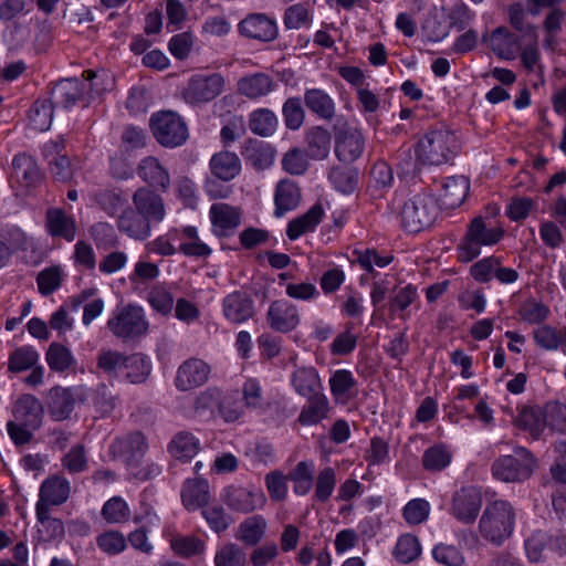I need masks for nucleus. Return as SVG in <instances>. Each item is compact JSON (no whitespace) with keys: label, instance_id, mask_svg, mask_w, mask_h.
Instances as JSON below:
<instances>
[{"label":"nucleus","instance_id":"nucleus-1","mask_svg":"<svg viewBox=\"0 0 566 566\" xmlns=\"http://www.w3.org/2000/svg\"><path fill=\"white\" fill-rule=\"evenodd\" d=\"M84 80L78 78H64L56 82L49 91V98L42 103L40 114L45 118L41 125V130L50 128L53 118V108L62 106L64 108L73 107L82 103L87 106L91 102L92 93L101 94L105 88H101L94 80L101 77V74L87 70L83 73Z\"/></svg>","mask_w":566,"mask_h":566},{"label":"nucleus","instance_id":"nucleus-2","mask_svg":"<svg viewBox=\"0 0 566 566\" xmlns=\"http://www.w3.org/2000/svg\"><path fill=\"white\" fill-rule=\"evenodd\" d=\"M516 512L511 502L494 500L488 502L479 520V533L490 544L501 546L509 539L515 527Z\"/></svg>","mask_w":566,"mask_h":566},{"label":"nucleus","instance_id":"nucleus-3","mask_svg":"<svg viewBox=\"0 0 566 566\" xmlns=\"http://www.w3.org/2000/svg\"><path fill=\"white\" fill-rule=\"evenodd\" d=\"M459 149L457 135L448 128L440 127L430 129L419 139L416 154L419 163L440 166L453 159Z\"/></svg>","mask_w":566,"mask_h":566},{"label":"nucleus","instance_id":"nucleus-4","mask_svg":"<svg viewBox=\"0 0 566 566\" xmlns=\"http://www.w3.org/2000/svg\"><path fill=\"white\" fill-rule=\"evenodd\" d=\"M503 235L504 230L501 227L493 226L481 216L473 218L457 248L458 260L463 263L471 262L481 254L482 248L495 245Z\"/></svg>","mask_w":566,"mask_h":566},{"label":"nucleus","instance_id":"nucleus-5","mask_svg":"<svg viewBox=\"0 0 566 566\" xmlns=\"http://www.w3.org/2000/svg\"><path fill=\"white\" fill-rule=\"evenodd\" d=\"M537 468L534 454L524 447H515L512 454L500 455L491 464L492 476L504 483H522Z\"/></svg>","mask_w":566,"mask_h":566},{"label":"nucleus","instance_id":"nucleus-6","mask_svg":"<svg viewBox=\"0 0 566 566\" xmlns=\"http://www.w3.org/2000/svg\"><path fill=\"white\" fill-rule=\"evenodd\" d=\"M106 325L112 334L123 342L136 340L145 336L149 328L144 308L134 304L117 306Z\"/></svg>","mask_w":566,"mask_h":566},{"label":"nucleus","instance_id":"nucleus-7","mask_svg":"<svg viewBox=\"0 0 566 566\" xmlns=\"http://www.w3.org/2000/svg\"><path fill=\"white\" fill-rule=\"evenodd\" d=\"M439 212L436 198L429 192H418L405 201L401 209V224L408 232H420L430 227Z\"/></svg>","mask_w":566,"mask_h":566},{"label":"nucleus","instance_id":"nucleus-8","mask_svg":"<svg viewBox=\"0 0 566 566\" xmlns=\"http://www.w3.org/2000/svg\"><path fill=\"white\" fill-rule=\"evenodd\" d=\"M224 85V77L220 73H197L184 85L181 97L191 106H201L217 98Z\"/></svg>","mask_w":566,"mask_h":566},{"label":"nucleus","instance_id":"nucleus-9","mask_svg":"<svg viewBox=\"0 0 566 566\" xmlns=\"http://www.w3.org/2000/svg\"><path fill=\"white\" fill-rule=\"evenodd\" d=\"M150 128L155 139L166 148H176L184 145L189 136L184 119L171 111L153 114Z\"/></svg>","mask_w":566,"mask_h":566},{"label":"nucleus","instance_id":"nucleus-10","mask_svg":"<svg viewBox=\"0 0 566 566\" xmlns=\"http://www.w3.org/2000/svg\"><path fill=\"white\" fill-rule=\"evenodd\" d=\"M35 398L31 395L22 396L14 405L13 419L8 422L7 429L11 440L17 446L30 442L35 429Z\"/></svg>","mask_w":566,"mask_h":566},{"label":"nucleus","instance_id":"nucleus-11","mask_svg":"<svg viewBox=\"0 0 566 566\" xmlns=\"http://www.w3.org/2000/svg\"><path fill=\"white\" fill-rule=\"evenodd\" d=\"M220 500L230 511L240 514H249L262 509L266 502L262 490L239 484L223 488Z\"/></svg>","mask_w":566,"mask_h":566},{"label":"nucleus","instance_id":"nucleus-12","mask_svg":"<svg viewBox=\"0 0 566 566\" xmlns=\"http://www.w3.org/2000/svg\"><path fill=\"white\" fill-rule=\"evenodd\" d=\"M265 321L274 332L287 334L295 331L301 324V313L291 301L279 298L270 303Z\"/></svg>","mask_w":566,"mask_h":566},{"label":"nucleus","instance_id":"nucleus-13","mask_svg":"<svg viewBox=\"0 0 566 566\" xmlns=\"http://www.w3.org/2000/svg\"><path fill=\"white\" fill-rule=\"evenodd\" d=\"M521 36L507 27L501 25L482 35L484 43L499 59L515 60L521 51Z\"/></svg>","mask_w":566,"mask_h":566},{"label":"nucleus","instance_id":"nucleus-14","mask_svg":"<svg viewBox=\"0 0 566 566\" xmlns=\"http://www.w3.org/2000/svg\"><path fill=\"white\" fill-rule=\"evenodd\" d=\"M481 491L472 485L463 486L452 496L451 514L461 523L472 524L481 510Z\"/></svg>","mask_w":566,"mask_h":566},{"label":"nucleus","instance_id":"nucleus-15","mask_svg":"<svg viewBox=\"0 0 566 566\" xmlns=\"http://www.w3.org/2000/svg\"><path fill=\"white\" fill-rule=\"evenodd\" d=\"M212 232L218 238L232 237L241 224L242 210L224 202H216L209 209Z\"/></svg>","mask_w":566,"mask_h":566},{"label":"nucleus","instance_id":"nucleus-16","mask_svg":"<svg viewBox=\"0 0 566 566\" xmlns=\"http://www.w3.org/2000/svg\"><path fill=\"white\" fill-rule=\"evenodd\" d=\"M239 33L260 42H272L279 35L277 23L264 13H250L238 24Z\"/></svg>","mask_w":566,"mask_h":566},{"label":"nucleus","instance_id":"nucleus-17","mask_svg":"<svg viewBox=\"0 0 566 566\" xmlns=\"http://www.w3.org/2000/svg\"><path fill=\"white\" fill-rule=\"evenodd\" d=\"M210 371V366L205 360L189 358L178 367L175 386L180 391L198 388L207 382Z\"/></svg>","mask_w":566,"mask_h":566},{"label":"nucleus","instance_id":"nucleus-18","mask_svg":"<svg viewBox=\"0 0 566 566\" xmlns=\"http://www.w3.org/2000/svg\"><path fill=\"white\" fill-rule=\"evenodd\" d=\"M365 137L357 127L342 128L335 139V155L343 163H353L364 153Z\"/></svg>","mask_w":566,"mask_h":566},{"label":"nucleus","instance_id":"nucleus-19","mask_svg":"<svg viewBox=\"0 0 566 566\" xmlns=\"http://www.w3.org/2000/svg\"><path fill=\"white\" fill-rule=\"evenodd\" d=\"M133 206L151 223H159L166 217L164 199L154 189L139 187L132 197Z\"/></svg>","mask_w":566,"mask_h":566},{"label":"nucleus","instance_id":"nucleus-20","mask_svg":"<svg viewBox=\"0 0 566 566\" xmlns=\"http://www.w3.org/2000/svg\"><path fill=\"white\" fill-rule=\"evenodd\" d=\"M116 226L119 232L136 241H144L151 234V222L134 207L122 210Z\"/></svg>","mask_w":566,"mask_h":566},{"label":"nucleus","instance_id":"nucleus-21","mask_svg":"<svg viewBox=\"0 0 566 566\" xmlns=\"http://www.w3.org/2000/svg\"><path fill=\"white\" fill-rule=\"evenodd\" d=\"M241 156L256 170H265L274 164L275 148L265 142L248 138L241 146Z\"/></svg>","mask_w":566,"mask_h":566},{"label":"nucleus","instance_id":"nucleus-22","mask_svg":"<svg viewBox=\"0 0 566 566\" xmlns=\"http://www.w3.org/2000/svg\"><path fill=\"white\" fill-rule=\"evenodd\" d=\"M71 483L63 474L48 476L40 486V506H59L71 495Z\"/></svg>","mask_w":566,"mask_h":566},{"label":"nucleus","instance_id":"nucleus-23","mask_svg":"<svg viewBox=\"0 0 566 566\" xmlns=\"http://www.w3.org/2000/svg\"><path fill=\"white\" fill-rule=\"evenodd\" d=\"M224 317L232 324H242L254 315V302L245 293L233 292L222 301Z\"/></svg>","mask_w":566,"mask_h":566},{"label":"nucleus","instance_id":"nucleus-24","mask_svg":"<svg viewBox=\"0 0 566 566\" xmlns=\"http://www.w3.org/2000/svg\"><path fill=\"white\" fill-rule=\"evenodd\" d=\"M137 175L153 189L166 191L170 186L167 168L154 156H147L139 161Z\"/></svg>","mask_w":566,"mask_h":566},{"label":"nucleus","instance_id":"nucleus-25","mask_svg":"<svg viewBox=\"0 0 566 566\" xmlns=\"http://www.w3.org/2000/svg\"><path fill=\"white\" fill-rule=\"evenodd\" d=\"M331 395L336 403L346 405L357 396L358 380L348 369H337L329 380Z\"/></svg>","mask_w":566,"mask_h":566},{"label":"nucleus","instance_id":"nucleus-26","mask_svg":"<svg viewBox=\"0 0 566 566\" xmlns=\"http://www.w3.org/2000/svg\"><path fill=\"white\" fill-rule=\"evenodd\" d=\"M45 228L51 237L63 238L67 242L75 239L77 231L74 218L59 208H51L46 211Z\"/></svg>","mask_w":566,"mask_h":566},{"label":"nucleus","instance_id":"nucleus-27","mask_svg":"<svg viewBox=\"0 0 566 566\" xmlns=\"http://www.w3.org/2000/svg\"><path fill=\"white\" fill-rule=\"evenodd\" d=\"M74 395L71 388L53 387L45 397V406L54 420H64L74 409Z\"/></svg>","mask_w":566,"mask_h":566},{"label":"nucleus","instance_id":"nucleus-28","mask_svg":"<svg viewBox=\"0 0 566 566\" xmlns=\"http://www.w3.org/2000/svg\"><path fill=\"white\" fill-rule=\"evenodd\" d=\"M305 151L312 160H324L328 157L332 146V135L323 126H312L305 132Z\"/></svg>","mask_w":566,"mask_h":566},{"label":"nucleus","instance_id":"nucleus-29","mask_svg":"<svg viewBox=\"0 0 566 566\" xmlns=\"http://www.w3.org/2000/svg\"><path fill=\"white\" fill-rule=\"evenodd\" d=\"M13 178L18 184L17 195L27 196L35 189V167L30 156L19 154L12 160Z\"/></svg>","mask_w":566,"mask_h":566},{"label":"nucleus","instance_id":"nucleus-30","mask_svg":"<svg viewBox=\"0 0 566 566\" xmlns=\"http://www.w3.org/2000/svg\"><path fill=\"white\" fill-rule=\"evenodd\" d=\"M291 384L302 397L314 396L322 390L318 371L312 366H296L291 375Z\"/></svg>","mask_w":566,"mask_h":566},{"label":"nucleus","instance_id":"nucleus-31","mask_svg":"<svg viewBox=\"0 0 566 566\" xmlns=\"http://www.w3.org/2000/svg\"><path fill=\"white\" fill-rule=\"evenodd\" d=\"M301 198V190L296 182L290 179L279 181L274 191L275 217H282L284 213L297 208Z\"/></svg>","mask_w":566,"mask_h":566},{"label":"nucleus","instance_id":"nucleus-32","mask_svg":"<svg viewBox=\"0 0 566 566\" xmlns=\"http://www.w3.org/2000/svg\"><path fill=\"white\" fill-rule=\"evenodd\" d=\"M324 217L322 205L312 206L305 213L292 219L286 227V235L290 240H296L301 235L313 232Z\"/></svg>","mask_w":566,"mask_h":566},{"label":"nucleus","instance_id":"nucleus-33","mask_svg":"<svg viewBox=\"0 0 566 566\" xmlns=\"http://www.w3.org/2000/svg\"><path fill=\"white\" fill-rule=\"evenodd\" d=\"M211 174L220 180L230 181L241 171V160L235 153L222 150L212 155L210 163Z\"/></svg>","mask_w":566,"mask_h":566},{"label":"nucleus","instance_id":"nucleus-34","mask_svg":"<svg viewBox=\"0 0 566 566\" xmlns=\"http://www.w3.org/2000/svg\"><path fill=\"white\" fill-rule=\"evenodd\" d=\"M470 190V181L464 176H452L446 178L442 186L441 203L447 209L460 207Z\"/></svg>","mask_w":566,"mask_h":566},{"label":"nucleus","instance_id":"nucleus-35","mask_svg":"<svg viewBox=\"0 0 566 566\" xmlns=\"http://www.w3.org/2000/svg\"><path fill=\"white\" fill-rule=\"evenodd\" d=\"M182 503L189 511L202 507L209 502V483L201 478L188 479L181 491Z\"/></svg>","mask_w":566,"mask_h":566},{"label":"nucleus","instance_id":"nucleus-36","mask_svg":"<svg viewBox=\"0 0 566 566\" xmlns=\"http://www.w3.org/2000/svg\"><path fill=\"white\" fill-rule=\"evenodd\" d=\"M307 402L302 407L297 421L302 426H314L327 417L329 401L325 394L306 397Z\"/></svg>","mask_w":566,"mask_h":566},{"label":"nucleus","instance_id":"nucleus-37","mask_svg":"<svg viewBox=\"0 0 566 566\" xmlns=\"http://www.w3.org/2000/svg\"><path fill=\"white\" fill-rule=\"evenodd\" d=\"M266 527V520L262 515L249 516L238 525L235 538L248 546H255L264 537Z\"/></svg>","mask_w":566,"mask_h":566},{"label":"nucleus","instance_id":"nucleus-38","mask_svg":"<svg viewBox=\"0 0 566 566\" xmlns=\"http://www.w3.org/2000/svg\"><path fill=\"white\" fill-rule=\"evenodd\" d=\"M306 107L322 119L329 120L335 115V103L333 98L321 88H307L304 92Z\"/></svg>","mask_w":566,"mask_h":566},{"label":"nucleus","instance_id":"nucleus-39","mask_svg":"<svg viewBox=\"0 0 566 566\" xmlns=\"http://www.w3.org/2000/svg\"><path fill=\"white\" fill-rule=\"evenodd\" d=\"M151 373V360L142 353L126 356L122 375L132 384H142Z\"/></svg>","mask_w":566,"mask_h":566},{"label":"nucleus","instance_id":"nucleus-40","mask_svg":"<svg viewBox=\"0 0 566 566\" xmlns=\"http://www.w3.org/2000/svg\"><path fill=\"white\" fill-rule=\"evenodd\" d=\"M248 125L254 135L271 137L277 129L279 119L273 111L262 107L250 113Z\"/></svg>","mask_w":566,"mask_h":566},{"label":"nucleus","instance_id":"nucleus-41","mask_svg":"<svg viewBox=\"0 0 566 566\" xmlns=\"http://www.w3.org/2000/svg\"><path fill=\"white\" fill-rule=\"evenodd\" d=\"M273 90L272 78L263 73L252 74L242 77L238 82V91L241 95L256 99L268 95Z\"/></svg>","mask_w":566,"mask_h":566},{"label":"nucleus","instance_id":"nucleus-42","mask_svg":"<svg viewBox=\"0 0 566 566\" xmlns=\"http://www.w3.org/2000/svg\"><path fill=\"white\" fill-rule=\"evenodd\" d=\"M528 12H526L525 2H513L507 7V20L510 25L524 36L531 40H537V27L527 21Z\"/></svg>","mask_w":566,"mask_h":566},{"label":"nucleus","instance_id":"nucleus-43","mask_svg":"<svg viewBox=\"0 0 566 566\" xmlns=\"http://www.w3.org/2000/svg\"><path fill=\"white\" fill-rule=\"evenodd\" d=\"M168 448L174 458L188 461L200 450V441L192 433L181 431L174 437Z\"/></svg>","mask_w":566,"mask_h":566},{"label":"nucleus","instance_id":"nucleus-44","mask_svg":"<svg viewBox=\"0 0 566 566\" xmlns=\"http://www.w3.org/2000/svg\"><path fill=\"white\" fill-rule=\"evenodd\" d=\"M169 545L171 551L182 558H191L206 552V543L195 535L176 534L170 538Z\"/></svg>","mask_w":566,"mask_h":566},{"label":"nucleus","instance_id":"nucleus-45","mask_svg":"<svg viewBox=\"0 0 566 566\" xmlns=\"http://www.w3.org/2000/svg\"><path fill=\"white\" fill-rule=\"evenodd\" d=\"M289 479L293 482V492L296 495H307L314 483V463L312 461L298 462L289 473Z\"/></svg>","mask_w":566,"mask_h":566},{"label":"nucleus","instance_id":"nucleus-46","mask_svg":"<svg viewBox=\"0 0 566 566\" xmlns=\"http://www.w3.org/2000/svg\"><path fill=\"white\" fill-rule=\"evenodd\" d=\"M515 422L520 428L527 430L535 439H538L546 429L544 410L537 406L523 408Z\"/></svg>","mask_w":566,"mask_h":566},{"label":"nucleus","instance_id":"nucleus-47","mask_svg":"<svg viewBox=\"0 0 566 566\" xmlns=\"http://www.w3.org/2000/svg\"><path fill=\"white\" fill-rule=\"evenodd\" d=\"M45 359L49 367L57 373H64L76 366V359L72 352L59 343H52L49 346Z\"/></svg>","mask_w":566,"mask_h":566},{"label":"nucleus","instance_id":"nucleus-48","mask_svg":"<svg viewBox=\"0 0 566 566\" xmlns=\"http://www.w3.org/2000/svg\"><path fill=\"white\" fill-rule=\"evenodd\" d=\"M358 176V170L353 167L335 166L329 170L328 179L337 191L348 195L356 189Z\"/></svg>","mask_w":566,"mask_h":566},{"label":"nucleus","instance_id":"nucleus-49","mask_svg":"<svg viewBox=\"0 0 566 566\" xmlns=\"http://www.w3.org/2000/svg\"><path fill=\"white\" fill-rule=\"evenodd\" d=\"M182 237L187 239L179 245V251L187 256L208 258L212 250L198 235L196 227L188 226L182 230Z\"/></svg>","mask_w":566,"mask_h":566},{"label":"nucleus","instance_id":"nucleus-50","mask_svg":"<svg viewBox=\"0 0 566 566\" xmlns=\"http://www.w3.org/2000/svg\"><path fill=\"white\" fill-rule=\"evenodd\" d=\"M535 344L548 352L557 350L566 338V329H557L551 325H541L533 333Z\"/></svg>","mask_w":566,"mask_h":566},{"label":"nucleus","instance_id":"nucleus-51","mask_svg":"<svg viewBox=\"0 0 566 566\" xmlns=\"http://www.w3.org/2000/svg\"><path fill=\"white\" fill-rule=\"evenodd\" d=\"M51 146L54 148V158L48 163L50 172L56 180L66 181L71 177V163L63 154L65 147L63 138L57 137Z\"/></svg>","mask_w":566,"mask_h":566},{"label":"nucleus","instance_id":"nucleus-52","mask_svg":"<svg viewBox=\"0 0 566 566\" xmlns=\"http://www.w3.org/2000/svg\"><path fill=\"white\" fill-rule=\"evenodd\" d=\"M213 563L214 566H245L247 553L235 543H226L216 551Z\"/></svg>","mask_w":566,"mask_h":566},{"label":"nucleus","instance_id":"nucleus-53","mask_svg":"<svg viewBox=\"0 0 566 566\" xmlns=\"http://www.w3.org/2000/svg\"><path fill=\"white\" fill-rule=\"evenodd\" d=\"M88 232L98 250L108 251L119 245V238L108 222H97L90 228Z\"/></svg>","mask_w":566,"mask_h":566},{"label":"nucleus","instance_id":"nucleus-54","mask_svg":"<svg viewBox=\"0 0 566 566\" xmlns=\"http://www.w3.org/2000/svg\"><path fill=\"white\" fill-rule=\"evenodd\" d=\"M242 403L245 409L263 411L266 400L260 381L255 378L247 379L242 385Z\"/></svg>","mask_w":566,"mask_h":566},{"label":"nucleus","instance_id":"nucleus-55","mask_svg":"<svg viewBox=\"0 0 566 566\" xmlns=\"http://www.w3.org/2000/svg\"><path fill=\"white\" fill-rule=\"evenodd\" d=\"M337 483L336 471L332 467H325L317 473L314 485V499L325 503L332 496Z\"/></svg>","mask_w":566,"mask_h":566},{"label":"nucleus","instance_id":"nucleus-56","mask_svg":"<svg viewBox=\"0 0 566 566\" xmlns=\"http://www.w3.org/2000/svg\"><path fill=\"white\" fill-rule=\"evenodd\" d=\"M421 554L419 539L411 535H401L394 548L395 558L402 564H408L417 559Z\"/></svg>","mask_w":566,"mask_h":566},{"label":"nucleus","instance_id":"nucleus-57","mask_svg":"<svg viewBox=\"0 0 566 566\" xmlns=\"http://www.w3.org/2000/svg\"><path fill=\"white\" fill-rule=\"evenodd\" d=\"M452 460V453L443 444H436L423 452L422 465L428 471H442Z\"/></svg>","mask_w":566,"mask_h":566},{"label":"nucleus","instance_id":"nucleus-58","mask_svg":"<svg viewBox=\"0 0 566 566\" xmlns=\"http://www.w3.org/2000/svg\"><path fill=\"white\" fill-rule=\"evenodd\" d=\"M63 523L57 518L50 517L38 503V541H50L63 535Z\"/></svg>","mask_w":566,"mask_h":566},{"label":"nucleus","instance_id":"nucleus-59","mask_svg":"<svg viewBox=\"0 0 566 566\" xmlns=\"http://www.w3.org/2000/svg\"><path fill=\"white\" fill-rule=\"evenodd\" d=\"M545 428L559 433H566V405L549 401L544 407Z\"/></svg>","mask_w":566,"mask_h":566},{"label":"nucleus","instance_id":"nucleus-60","mask_svg":"<svg viewBox=\"0 0 566 566\" xmlns=\"http://www.w3.org/2000/svg\"><path fill=\"white\" fill-rule=\"evenodd\" d=\"M282 116L286 128L297 130L305 119V111L300 97H289L282 106Z\"/></svg>","mask_w":566,"mask_h":566},{"label":"nucleus","instance_id":"nucleus-61","mask_svg":"<svg viewBox=\"0 0 566 566\" xmlns=\"http://www.w3.org/2000/svg\"><path fill=\"white\" fill-rule=\"evenodd\" d=\"M549 314V307L535 298L526 300L518 308L520 317L528 324H542Z\"/></svg>","mask_w":566,"mask_h":566},{"label":"nucleus","instance_id":"nucleus-62","mask_svg":"<svg viewBox=\"0 0 566 566\" xmlns=\"http://www.w3.org/2000/svg\"><path fill=\"white\" fill-rule=\"evenodd\" d=\"M311 158L306 151L300 148H292L282 158V168L290 175L301 176L304 175L310 166Z\"/></svg>","mask_w":566,"mask_h":566},{"label":"nucleus","instance_id":"nucleus-63","mask_svg":"<svg viewBox=\"0 0 566 566\" xmlns=\"http://www.w3.org/2000/svg\"><path fill=\"white\" fill-rule=\"evenodd\" d=\"M126 356L113 349H101L97 355V367L104 373L118 376L123 371Z\"/></svg>","mask_w":566,"mask_h":566},{"label":"nucleus","instance_id":"nucleus-64","mask_svg":"<svg viewBox=\"0 0 566 566\" xmlns=\"http://www.w3.org/2000/svg\"><path fill=\"white\" fill-rule=\"evenodd\" d=\"M436 562L444 566H463L465 558L461 551L454 545L440 543L432 549Z\"/></svg>","mask_w":566,"mask_h":566}]
</instances>
